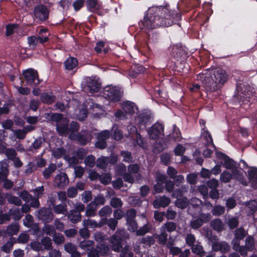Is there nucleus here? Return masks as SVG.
<instances>
[{
  "label": "nucleus",
  "mask_w": 257,
  "mask_h": 257,
  "mask_svg": "<svg viewBox=\"0 0 257 257\" xmlns=\"http://www.w3.org/2000/svg\"><path fill=\"white\" fill-rule=\"evenodd\" d=\"M171 16L172 12L169 5L153 6L149 9L141 23L144 28L148 30L156 29L160 26L168 27L170 25Z\"/></svg>",
  "instance_id": "obj_1"
},
{
  "label": "nucleus",
  "mask_w": 257,
  "mask_h": 257,
  "mask_svg": "<svg viewBox=\"0 0 257 257\" xmlns=\"http://www.w3.org/2000/svg\"><path fill=\"white\" fill-rule=\"evenodd\" d=\"M225 71L221 68L206 70L198 76L206 91L214 92L220 89L227 80Z\"/></svg>",
  "instance_id": "obj_2"
},
{
  "label": "nucleus",
  "mask_w": 257,
  "mask_h": 257,
  "mask_svg": "<svg viewBox=\"0 0 257 257\" xmlns=\"http://www.w3.org/2000/svg\"><path fill=\"white\" fill-rule=\"evenodd\" d=\"M237 93L235 95L238 99L244 101H252L254 100V89L249 85L242 83L238 84L237 85Z\"/></svg>",
  "instance_id": "obj_3"
},
{
  "label": "nucleus",
  "mask_w": 257,
  "mask_h": 257,
  "mask_svg": "<svg viewBox=\"0 0 257 257\" xmlns=\"http://www.w3.org/2000/svg\"><path fill=\"white\" fill-rule=\"evenodd\" d=\"M255 247V239L253 236L248 235L245 240L244 245H240L236 242L233 245V249L238 252L242 256L246 255L248 251H252Z\"/></svg>",
  "instance_id": "obj_4"
},
{
  "label": "nucleus",
  "mask_w": 257,
  "mask_h": 257,
  "mask_svg": "<svg viewBox=\"0 0 257 257\" xmlns=\"http://www.w3.org/2000/svg\"><path fill=\"white\" fill-rule=\"evenodd\" d=\"M124 233V230L118 229L109 239L110 247L111 249L115 252H119L122 248L121 241L122 238H121V236H122Z\"/></svg>",
  "instance_id": "obj_5"
},
{
  "label": "nucleus",
  "mask_w": 257,
  "mask_h": 257,
  "mask_svg": "<svg viewBox=\"0 0 257 257\" xmlns=\"http://www.w3.org/2000/svg\"><path fill=\"white\" fill-rule=\"evenodd\" d=\"M104 95L108 100L116 102L120 100L121 92L116 87L107 86L104 89Z\"/></svg>",
  "instance_id": "obj_6"
},
{
  "label": "nucleus",
  "mask_w": 257,
  "mask_h": 257,
  "mask_svg": "<svg viewBox=\"0 0 257 257\" xmlns=\"http://www.w3.org/2000/svg\"><path fill=\"white\" fill-rule=\"evenodd\" d=\"M85 91H88L90 93L98 92L101 87V83L99 80L92 77H86L84 79Z\"/></svg>",
  "instance_id": "obj_7"
},
{
  "label": "nucleus",
  "mask_w": 257,
  "mask_h": 257,
  "mask_svg": "<svg viewBox=\"0 0 257 257\" xmlns=\"http://www.w3.org/2000/svg\"><path fill=\"white\" fill-rule=\"evenodd\" d=\"M36 216L39 220H41L45 223H49L54 218V214L52 210L45 207H42L36 212Z\"/></svg>",
  "instance_id": "obj_8"
},
{
  "label": "nucleus",
  "mask_w": 257,
  "mask_h": 257,
  "mask_svg": "<svg viewBox=\"0 0 257 257\" xmlns=\"http://www.w3.org/2000/svg\"><path fill=\"white\" fill-rule=\"evenodd\" d=\"M23 75L28 84L37 85L40 83L38 72L34 69H28L23 72Z\"/></svg>",
  "instance_id": "obj_9"
},
{
  "label": "nucleus",
  "mask_w": 257,
  "mask_h": 257,
  "mask_svg": "<svg viewBox=\"0 0 257 257\" xmlns=\"http://www.w3.org/2000/svg\"><path fill=\"white\" fill-rule=\"evenodd\" d=\"M49 11L46 6L40 5L34 9V15L36 19L40 21H45L49 18Z\"/></svg>",
  "instance_id": "obj_10"
},
{
  "label": "nucleus",
  "mask_w": 257,
  "mask_h": 257,
  "mask_svg": "<svg viewBox=\"0 0 257 257\" xmlns=\"http://www.w3.org/2000/svg\"><path fill=\"white\" fill-rule=\"evenodd\" d=\"M69 180L64 172H60L56 175L54 179V186L60 189H64L69 184Z\"/></svg>",
  "instance_id": "obj_11"
},
{
  "label": "nucleus",
  "mask_w": 257,
  "mask_h": 257,
  "mask_svg": "<svg viewBox=\"0 0 257 257\" xmlns=\"http://www.w3.org/2000/svg\"><path fill=\"white\" fill-rule=\"evenodd\" d=\"M211 219V215L209 213H202L199 216L190 221V225L193 229L200 228L204 223L208 222Z\"/></svg>",
  "instance_id": "obj_12"
},
{
  "label": "nucleus",
  "mask_w": 257,
  "mask_h": 257,
  "mask_svg": "<svg viewBox=\"0 0 257 257\" xmlns=\"http://www.w3.org/2000/svg\"><path fill=\"white\" fill-rule=\"evenodd\" d=\"M164 127L160 123H155L148 130V133L150 139L156 140L163 135Z\"/></svg>",
  "instance_id": "obj_13"
},
{
  "label": "nucleus",
  "mask_w": 257,
  "mask_h": 257,
  "mask_svg": "<svg viewBox=\"0 0 257 257\" xmlns=\"http://www.w3.org/2000/svg\"><path fill=\"white\" fill-rule=\"evenodd\" d=\"M69 138L72 140H76L81 145H83L90 142L92 138V136L90 132L85 131L77 135L71 133L69 136Z\"/></svg>",
  "instance_id": "obj_14"
},
{
  "label": "nucleus",
  "mask_w": 257,
  "mask_h": 257,
  "mask_svg": "<svg viewBox=\"0 0 257 257\" xmlns=\"http://www.w3.org/2000/svg\"><path fill=\"white\" fill-rule=\"evenodd\" d=\"M110 133L107 130L101 132L97 135V141L95 146L97 148L104 149L107 147L106 141L109 138Z\"/></svg>",
  "instance_id": "obj_15"
},
{
  "label": "nucleus",
  "mask_w": 257,
  "mask_h": 257,
  "mask_svg": "<svg viewBox=\"0 0 257 257\" xmlns=\"http://www.w3.org/2000/svg\"><path fill=\"white\" fill-rule=\"evenodd\" d=\"M171 202L170 199L165 196H157L153 201V204L155 208L165 207L168 206Z\"/></svg>",
  "instance_id": "obj_16"
},
{
  "label": "nucleus",
  "mask_w": 257,
  "mask_h": 257,
  "mask_svg": "<svg viewBox=\"0 0 257 257\" xmlns=\"http://www.w3.org/2000/svg\"><path fill=\"white\" fill-rule=\"evenodd\" d=\"M212 247L213 250L220 251L222 253H226L230 250L229 245L225 241L214 242L212 244Z\"/></svg>",
  "instance_id": "obj_17"
},
{
  "label": "nucleus",
  "mask_w": 257,
  "mask_h": 257,
  "mask_svg": "<svg viewBox=\"0 0 257 257\" xmlns=\"http://www.w3.org/2000/svg\"><path fill=\"white\" fill-rule=\"evenodd\" d=\"M247 234V232L241 227L236 229L234 232V238L232 240L231 243L232 246L236 242H239L240 240H242Z\"/></svg>",
  "instance_id": "obj_18"
},
{
  "label": "nucleus",
  "mask_w": 257,
  "mask_h": 257,
  "mask_svg": "<svg viewBox=\"0 0 257 257\" xmlns=\"http://www.w3.org/2000/svg\"><path fill=\"white\" fill-rule=\"evenodd\" d=\"M56 130L61 136H66L68 134L69 129L68 122L65 119L59 123H56Z\"/></svg>",
  "instance_id": "obj_19"
},
{
  "label": "nucleus",
  "mask_w": 257,
  "mask_h": 257,
  "mask_svg": "<svg viewBox=\"0 0 257 257\" xmlns=\"http://www.w3.org/2000/svg\"><path fill=\"white\" fill-rule=\"evenodd\" d=\"M67 216L70 222L74 224L80 222L82 217L81 214L79 212L72 209L67 212Z\"/></svg>",
  "instance_id": "obj_20"
},
{
  "label": "nucleus",
  "mask_w": 257,
  "mask_h": 257,
  "mask_svg": "<svg viewBox=\"0 0 257 257\" xmlns=\"http://www.w3.org/2000/svg\"><path fill=\"white\" fill-rule=\"evenodd\" d=\"M56 99V97L52 93L44 92L41 95V100L43 103L51 104L53 103Z\"/></svg>",
  "instance_id": "obj_21"
},
{
  "label": "nucleus",
  "mask_w": 257,
  "mask_h": 257,
  "mask_svg": "<svg viewBox=\"0 0 257 257\" xmlns=\"http://www.w3.org/2000/svg\"><path fill=\"white\" fill-rule=\"evenodd\" d=\"M46 118L50 121H55L56 123H59L62 120H65V118L63 117V115L61 113H45Z\"/></svg>",
  "instance_id": "obj_22"
},
{
  "label": "nucleus",
  "mask_w": 257,
  "mask_h": 257,
  "mask_svg": "<svg viewBox=\"0 0 257 257\" xmlns=\"http://www.w3.org/2000/svg\"><path fill=\"white\" fill-rule=\"evenodd\" d=\"M57 169V166L55 164L51 163L48 167L46 168L43 171V175L45 179H49L52 174Z\"/></svg>",
  "instance_id": "obj_23"
},
{
  "label": "nucleus",
  "mask_w": 257,
  "mask_h": 257,
  "mask_svg": "<svg viewBox=\"0 0 257 257\" xmlns=\"http://www.w3.org/2000/svg\"><path fill=\"white\" fill-rule=\"evenodd\" d=\"M83 225L84 227H89L91 228H100L103 226L102 220L101 221L97 222L93 219H86L83 221Z\"/></svg>",
  "instance_id": "obj_24"
},
{
  "label": "nucleus",
  "mask_w": 257,
  "mask_h": 257,
  "mask_svg": "<svg viewBox=\"0 0 257 257\" xmlns=\"http://www.w3.org/2000/svg\"><path fill=\"white\" fill-rule=\"evenodd\" d=\"M20 230V226L17 223H12L8 226L5 233L9 236L16 235Z\"/></svg>",
  "instance_id": "obj_25"
},
{
  "label": "nucleus",
  "mask_w": 257,
  "mask_h": 257,
  "mask_svg": "<svg viewBox=\"0 0 257 257\" xmlns=\"http://www.w3.org/2000/svg\"><path fill=\"white\" fill-rule=\"evenodd\" d=\"M245 209L249 214H252L257 209V202L254 200H250L244 203Z\"/></svg>",
  "instance_id": "obj_26"
},
{
  "label": "nucleus",
  "mask_w": 257,
  "mask_h": 257,
  "mask_svg": "<svg viewBox=\"0 0 257 257\" xmlns=\"http://www.w3.org/2000/svg\"><path fill=\"white\" fill-rule=\"evenodd\" d=\"M8 214L10 215V217L11 218V216H13V218L15 220H20L23 216L21 209L18 208L10 209L9 210Z\"/></svg>",
  "instance_id": "obj_27"
},
{
  "label": "nucleus",
  "mask_w": 257,
  "mask_h": 257,
  "mask_svg": "<svg viewBox=\"0 0 257 257\" xmlns=\"http://www.w3.org/2000/svg\"><path fill=\"white\" fill-rule=\"evenodd\" d=\"M102 222H103V225L107 224L109 228L112 230H114L116 229L118 224V221L113 218L107 219L106 217H104L102 218Z\"/></svg>",
  "instance_id": "obj_28"
},
{
  "label": "nucleus",
  "mask_w": 257,
  "mask_h": 257,
  "mask_svg": "<svg viewBox=\"0 0 257 257\" xmlns=\"http://www.w3.org/2000/svg\"><path fill=\"white\" fill-rule=\"evenodd\" d=\"M231 172L232 178L238 180L244 186L247 185L246 181L243 178V175L240 171L236 169H232Z\"/></svg>",
  "instance_id": "obj_29"
},
{
  "label": "nucleus",
  "mask_w": 257,
  "mask_h": 257,
  "mask_svg": "<svg viewBox=\"0 0 257 257\" xmlns=\"http://www.w3.org/2000/svg\"><path fill=\"white\" fill-rule=\"evenodd\" d=\"M248 178L252 186L255 188L257 185V169H253L248 171Z\"/></svg>",
  "instance_id": "obj_30"
},
{
  "label": "nucleus",
  "mask_w": 257,
  "mask_h": 257,
  "mask_svg": "<svg viewBox=\"0 0 257 257\" xmlns=\"http://www.w3.org/2000/svg\"><path fill=\"white\" fill-rule=\"evenodd\" d=\"M177 225L176 223L171 221H168L163 224L161 230H163L165 232H172L176 230Z\"/></svg>",
  "instance_id": "obj_31"
},
{
  "label": "nucleus",
  "mask_w": 257,
  "mask_h": 257,
  "mask_svg": "<svg viewBox=\"0 0 257 257\" xmlns=\"http://www.w3.org/2000/svg\"><path fill=\"white\" fill-rule=\"evenodd\" d=\"M41 245L44 250H50L52 249V241L51 239L48 236L44 237L41 240Z\"/></svg>",
  "instance_id": "obj_32"
},
{
  "label": "nucleus",
  "mask_w": 257,
  "mask_h": 257,
  "mask_svg": "<svg viewBox=\"0 0 257 257\" xmlns=\"http://www.w3.org/2000/svg\"><path fill=\"white\" fill-rule=\"evenodd\" d=\"M96 248L99 256L107 255L110 253V248L106 244H101L99 246H97Z\"/></svg>",
  "instance_id": "obj_33"
},
{
  "label": "nucleus",
  "mask_w": 257,
  "mask_h": 257,
  "mask_svg": "<svg viewBox=\"0 0 257 257\" xmlns=\"http://www.w3.org/2000/svg\"><path fill=\"white\" fill-rule=\"evenodd\" d=\"M212 227L216 231H221L223 229V223L220 219L212 220L210 223Z\"/></svg>",
  "instance_id": "obj_34"
},
{
  "label": "nucleus",
  "mask_w": 257,
  "mask_h": 257,
  "mask_svg": "<svg viewBox=\"0 0 257 257\" xmlns=\"http://www.w3.org/2000/svg\"><path fill=\"white\" fill-rule=\"evenodd\" d=\"M77 59L73 57H69L64 62L66 69L69 70H72L77 65Z\"/></svg>",
  "instance_id": "obj_35"
},
{
  "label": "nucleus",
  "mask_w": 257,
  "mask_h": 257,
  "mask_svg": "<svg viewBox=\"0 0 257 257\" xmlns=\"http://www.w3.org/2000/svg\"><path fill=\"white\" fill-rule=\"evenodd\" d=\"M86 5L88 9L92 12H96L100 8L97 0H86Z\"/></svg>",
  "instance_id": "obj_36"
},
{
  "label": "nucleus",
  "mask_w": 257,
  "mask_h": 257,
  "mask_svg": "<svg viewBox=\"0 0 257 257\" xmlns=\"http://www.w3.org/2000/svg\"><path fill=\"white\" fill-rule=\"evenodd\" d=\"M97 207L95 206L92 203H90L85 210V215L87 217H94L96 214Z\"/></svg>",
  "instance_id": "obj_37"
},
{
  "label": "nucleus",
  "mask_w": 257,
  "mask_h": 257,
  "mask_svg": "<svg viewBox=\"0 0 257 257\" xmlns=\"http://www.w3.org/2000/svg\"><path fill=\"white\" fill-rule=\"evenodd\" d=\"M52 208L56 214H66L67 213V205L65 204L55 205Z\"/></svg>",
  "instance_id": "obj_38"
},
{
  "label": "nucleus",
  "mask_w": 257,
  "mask_h": 257,
  "mask_svg": "<svg viewBox=\"0 0 257 257\" xmlns=\"http://www.w3.org/2000/svg\"><path fill=\"white\" fill-rule=\"evenodd\" d=\"M112 212V208L108 205H106L101 208L98 211V214L100 217H107L109 216Z\"/></svg>",
  "instance_id": "obj_39"
},
{
  "label": "nucleus",
  "mask_w": 257,
  "mask_h": 257,
  "mask_svg": "<svg viewBox=\"0 0 257 257\" xmlns=\"http://www.w3.org/2000/svg\"><path fill=\"white\" fill-rule=\"evenodd\" d=\"M135 104L130 102H126L122 104V109L127 114H132L135 112Z\"/></svg>",
  "instance_id": "obj_40"
},
{
  "label": "nucleus",
  "mask_w": 257,
  "mask_h": 257,
  "mask_svg": "<svg viewBox=\"0 0 257 257\" xmlns=\"http://www.w3.org/2000/svg\"><path fill=\"white\" fill-rule=\"evenodd\" d=\"M140 240L144 247H150L155 243V239L151 236H146L140 238Z\"/></svg>",
  "instance_id": "obj_41"
},
{
  "label": "nucleus",
  "mask_w": 257,
  "mask_h": 257,
  "mask_svg": "<svg viewBox=\"0 0 257 257\" xmlns=\"http://www.w3.org/2000/svg\"><path fill=\"white\" fill-rule=\"evenodd\" d=\"M151 115L147 113H141L138 116V120L139 123L145 125L150 123Z\"/></svg>",
  "instance_id": "obj_42"
},
{
  "label": "nucleus",
  "mask_w": 257,
  "mask_h": 257,
  "mask_svg": "<svg viewBox=\"0 0 257 257\" xmlns=\"http://www.w3.org/2000/svg\"><path fill=\"white\" fill-rule=\"evenodd\" d=\"M112 137L116 141L120 140L123 137L122 131L118 128L116 125H114L112 128Z\"/></svg>",
  "instance_id": "obj_43"
},
{
  "label": "nucleus",
  "mask_w": 257,
  "mask_h": 257,
  "mask_svg": "<svg viewBox=\"0 0 257 257\" xmlns=\"http://www.w3.org/2000/svg\"><path fill=\"white\" fill-rule=\"evenodd\" d=\"M94 242L90 240H86L81 241L79 243V246L83 250H89L90 248H93Z\"/></svg>",
  "instance_id": "obj_44"
},
{
  "label": "nucleus",
  "mask_w": 257,
  "mask_h": 257,
  "mask_svg": "<svg viewBox=\"0 0 257 257\" xmlns=\"http://www.w3.org/2000/svg\"><path fill=\"white\" fill-rule=\"evenodd\" d=\"M226 223L230 229L235 228L238 225L239 218L237 216L229 217Z\"/></svg>",
  "instance_id": "obj_45"
},
{
  "label": "nucleus",
  "mask_w": 257,
  "mask_h": 257,
  "mask_svg": "<svg viewBox=\"0 0 257 257\" xmlns=\"http://www.w3.org/2000/svg\"><path fill=\"white\" fill-rule=\"evenodd\" d=\"M225 212V207L220 205H215L211 210L212 214L216 216L222 215Z\"/></svg>",
  "instance_id": "obj_46"
},
{
  "label": "nucleus",
  "mask_w": 257,
  "mask_h": 257,
  "mask_svg": "<svg viewBox=\"0 0 257 257\" xmlns=\"http://www.w3.org/2000/svg\"><path fill=\"white\" fill-rule=\"evenodd\" d=\"M42 231L45 234L50 236H53L56 233L54 226L49 224H45L42 228Z\"/></svg>",
  "instance_id": "obj_47"
},
{
  "label": "nucleus",
  "mask_w": 257,
  "mask_h": 257,
  "mask_svg": "<svg viewBox=\"0 0 257 257\" xmlns=\"http://www.w3.org/2000/svg\"><path fill=\"white\" fill-rule=\"evenodd\" d=\"M110 205L114 208H121L123 205V202L120 198L113 197L110 201Z\"/></svg>",
  "instance_id": "obj_48"
},
{
  "label": "nucleus",
  "mask_w": 257,
  "mask_h": 257,
  "mask_svg": "<svg viewBox=\"0 0 257 257\" xmlns=\"http://www.w3.org/2000/svg\"><path fill=\"white\" fill-rule=\"evenodd\" d=\"M105 203V197L102 195H98L97 196H95L93 200L91 202V203H92V204L96 207L98 205H103Z\"/></svg>",
  "instance_id": "obj_49"
},
{
  "label": "nucleus",
  "mask_w": 257,
  "mask_h": 257,
  "mask_svg": "<svg viewBox=\"0 0 257 257\" xmlns=\"http://www.w3.org/2000/svg\"><path fill=\"white\" fill-rule=\"evenodd\" d=\"M47 34V30L41 29L39 32V36L38 37V41L42 44L48 41V37Z\"/></svg>",
  "instance_id": "obj_50"
},
{
  "label": "nucleus",
  "mask_w": 257,
  "mask_h": 257,
  "mask_svg": "<svg viewBox=\"0 0 257 257\" xmlns=\"http://www.w3.org/2000/svg\"><path fill=\"white\" fill-rule=\"evenodd\" d=\"M108 164V158L106 157H101L97 160L96 166L99 168L104 169L106 168Z\"/></svg>",
  "instance_id": "obj_51"
},
{
  "label": "nucleus",
  "mask_w": 257,
  "mask_h": 257,
  "mask_svg": "<svg viewBox=\"0 0 257 257\" xmlns=\"http://www.w3.org/2000/svg\"><path fill=\"white\" fill-rule=\"evenodd\" d=\"M65 150L62 148H54L52 150V153L53 157L56 159H59L65 154Z\"/></svg>",
  "instance_id": "obj_52"
},
{
  "label": "nucleus",
  "mask_w": 257,
  "mask_h": 257,
  "mask_svg": "<svg viewBox=\"0 0 257 257\" xmlns=\"http://www.w3.org/2000/svg\"><path fill=\"white\" fill-rule=\"evenodd\" d=\"M29 245L30 246L31 249L34 251H43V248L41 245V242H39L38 241H33L30 243Z\"/></svg>",
  "instance_id": "obj_53"
},
{
  "label": "nucleus",
  "mask_w": 257,
  "mask_h": 257,
  "mask_svg": "<svg viewBox=\"0 0 257 257\" xmlns=\"http://www.w3.org/2000/svg\"><path fill=\"white\" fill-rule=\"evenodd\" d=\"M231 178H232V174L227 171H224L221 174L220 177V181L225 183L229 182Z\"/></svg>",
  "instance_id": "obj_54"
},
{
  "label": "nucleus",
  "mask_w": 257,
  "mask_h": 257,
  "mask_svg": "<svg viewBox=\"0 0 257 257\" xmlns=\"http://www.w3.org/2000/svg\"><path fill=\"white\" fill-rule=\"evenodd\" d=\"M8 201L9 203L16 206H21L22 204L21 200L18 197L13 195H10L8 197Z\"/></svg>",
  "instance_id": "obj_55"
},
{
  "label": "nucleus",
  "mask_w": 257,
  "mask_h": 257,
  "mask_svg": "<svg viewBox=\"0 0 257 257\" xmlns=\"http://www.w3.org/2000/svg\"><path fill=\"white\" fill-rule=\"evenodd\" d=\"M120 155L123 157V161L127 163H132L133 162V158L132 156L131 152L128 151H121Z\"/></svg>",
  "instance_id": "obj_56"
},
{
  "label": "nucleus",
  "mask_w": 257,
  "mask_h": 257,
  "mask_svg": "<svg viewBox=\"0 0 257 257\" xmlns=\"http://www.w3.org/2000/svg\"><path fill=\"white\" fill-rule=\"evenodd\" d=\"M0 172L9 174V162L8 160L4 159L0 161Z\"/></svg>",
  "instance_id": "obj_57"
},
{
  "label": "nucleus",
  "mask_w": 257,
  "mask_h": 257,
  "mask_svg": "<svg viewBox=\"0 0 257 257\" xmlns=\"http://www.w3.org/2000/svg\"><path fill=\"white\" fill-rule=\"evenodd\" d=\"M176 205L180 208L183 209L187 207L188 204V199L184 197L182 199H177L175 202Z\"/></svg>",
  "instance_id": "obj_58"
},
{
  "label": "nucleus",
  "mask_w": 257,
  "mask_h": 257,
  "mask_svg": "<svg viewBox=\"0 0 257 257\" xmlns=\"http://www.w3.org/2000/svg\"><path fill=\"white\" fill-rule=\"evenodd\" d=\"M84 163L89 167H93L95 164V158L92 155H89L85 159Z\"/></svg>",
  "instance_id": "obj_59"
},
{
  "label": "nucleus",
  "mask_w": 257,
  "mask_h": 257,
  "mask_svg": "<svg viewBox=\"0 0 257 257\" xmlns=\"http://www.w3.org/2000/svg\"><path fill=\"white\" fill-rule=\"evenodd\" d=\"M161 234L158 235L157 238L158 239L161 244H165L167 241L168 234L164 230H161Z\"/></svg>",
  "instance_id": "obj_60"
},
{
  "label": "nucleus",
  "mask_w": 257,
  "mask_h": 257,
  "mask_svg": "<svg viewBox=\"0 0 257 257\" xmlns=\"http://www.w3.org/2000/svg\"><path fill=\"white\" fill-rule=\"evenodd\" d=\"M64 247L65 250L70 254L77 250V246L71 242L66 243L64 244Z\"/></svg>",
  "instance_id": "obj_61"
},
{
  "label": "nucleus",
  "mask_w": 257,
  "mask_h": 257,
  "mask_svg": "<svg viewBox=\"0 0 257 257\" xmlns=\"http://www.w3.org/2000/svg\"><path fill=\"white\" fill-rule=\"evenodd\" d=\"M53 240L55 243L57 244H62L65 241V238L63 235L60 233H55L53 235Z\"/></svg>",
  "instance_id": "obj_62"
},
{
  "label": "nucleus",
  "mask_w": 257,
  "mask_h": 257,
  "mask_svg": "<svg viewBox=\"0 0 257 257\" xmlns=\"http://www.w3.org/2000/svg\"><path fill=\"white\" fill-rule=\"evenodd\" d=\"M126 223L128 226V230L134 232L137 230L138 228V224L135 219L127 220Z\"/></svg>",
  "instance_id": "obj_63"
},
{
  "label": "nucleus",
  "mask_w": 257,
  "mask_h": 257,
  "mask_svg": "<svg viewBox=\"0 0 257 257\" xmlns=\"http://www.w3.org/2000/svg\"><path fill=\"white\" fill-rule=\"evenodd\" d=\"M12 131L19 139L23 140L26 137V134L23 129L12 130Z\"/></svg>",
  "instance_id": "obj_64"
}]
</instances>
